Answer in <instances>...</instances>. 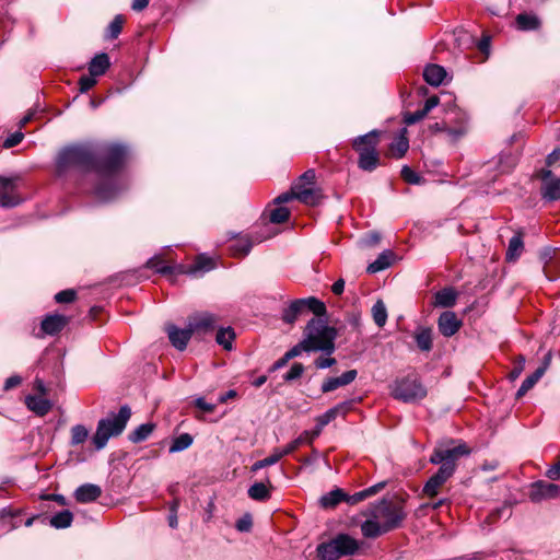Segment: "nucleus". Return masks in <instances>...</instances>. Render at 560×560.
Segmentation results:
<instances>
[{
  "label": "nucleus",
  "mask_w": 560,
  "mask_h": 560,
  "mask_svg": "<svg viewBox=\"0 0 560 560\" xmlns=\"http://www.w3.org/2000/svg\"><path fill=\"white\" fill-rule=\"evenodd\" d=\"M0 206L5 208L15 207L20 203V198L15 196L11 190L13 188V180L8 177L0 176Z\"/></svg>",
  "instance_id": "17"
},
{
  "label": "nucleus",
  "mask_w": 560,
  "mask_h": 560,
  "mask_svg": "<svg viewBox=\"0 0 560 560\" xmlns=\"http://www.w3.org/2000/svg\"><path fill=\"white\" fill-rule=\"evenodd\" d=\"M235 338V332L231 327L228 328H220L217 332L215 340L217 342L222 346L226 350L232 349V341Z\"/></svg>",
  "instance_id": "42"
},
{
  "label": "nucleus",
  "mask_w": 560,
  "mask_h": 560,
  "mask_svg": "<svg viewBox=\"0 0 560 560\" xmlns=\"http://www.w3.org/2000/svg\"><path fill=\"white\" fill-rule=\"evenodd\" d=\"M179 508V500L174 499L170 506L168 525L172 528H176L178 525L177 510Z\"/></svg>",
  "instance_id": "56"
},
{
  "label": "nucleus",
  "mask_w": 560,
  "mask_h": 560,
  "mask_svg": "<svg viewBox=\"0 0 560 560\" xmlns=\"http://www.w3.org/2000/svg\"><path fill=\"white\" fill-rule=\"evenodd\" d=\"M378 132L373 130L360 136L353 141V149L359 153V167L363 171H373L378 165Z\"/></svg>",
  "instance_id": "6"
},
{
  "label": "nucleus",
  "mask_w": 560,
  "mask_h": 560,
  "mask_svg": "<svg viewBox=\"0 0 560 560\" xmlns=\"http://www.w3.org/2000/svg\"><path fill=\"white\" fill-rule=\"evenodd\" d=\"M248 495L256 501H265L270 498V491L262 482H256L248 489Z\"/></svg>",
  "instance_id": "44"
},
{
  "label": "nucleus",
  "mask_w": 560,
  "mask_h": 560,
  "mask_svg": "<svg viewBox=\"0 0 560 560\" xmlns=\"http://www.w3.org/2000/svg\"><path fill=\"white\" fill-rule=\"evenodd\" d=\"M316 550L319 560H338L341 558L332 539L328 542L319 544Z\"/></svg>",
  "instance_id": "31"
},
{
  "label": "nucleus",
  "mask_w": 560,
  "mask_h": 560,
  "mask_svg": "<svg viewBox=\"0 0 560 560\" xmlns=\"http://www.w3.org/2000/svg\"><path fill=\"white\" fill-rule=\"evenodd\" d=\"M130 417V408L128 406H122L118 413H110L107 418L101 419L93 436L95 448L102 450L112 436L121 434Z\"/></svg>",
  "instance_id": "5"
},
{
  "label": "nucleus",
  "mask_w": 560,
  "mask_h": 560,
  "mask_svg": "<svg viewBox=\"0 0 560 560\" xmlns=\"http://www.w3.org/2000/svg\"><path fill=\"white\" fill-rule=\"evenodd\" d=\"M96 84L95 77L92 74L83 75L79 80L80 92L85 93Z\"/></svg>",
  "instance_id": "57"
},
{
  "label": "nucleus",
  "mask_w": 560,
  "mask_h": 560,
  "mask_svg": "<svg viewBox=\"0 0 560 560\" xmlns=\"http://www.w3.org/2000/svg\"><path fill=\"white\" fill-rule=\"evenodd\" d=\"M304 373V366L302 363H294L289 372L283 376L285 382H292L302 376Z\"/></svg>",
  "instance_id": "53"
},
{
  "label": "nucleus",
  "mask_w": 560,
  "mask_h": 560,
  "mask_svg": "<svg viewBox=\"0 0 560 560\" xmlns=\"http://www.w3.org/2000/svg\"><path fill=\"white\" fill-rule=\"evenodd\" d=\"M253 525L252 516L249 514L244 515L237 520L235 527L240 532H249Z\"/></svg>",
  "instance_id": "59"
},
{
  "label": "nucleus",
  "mask_w": 560,
  "mask_h": 560,
  "mask_svg": "<svg viewBox=\"0 0 560 560\" xmlns=\"http://www.w3.org/2000/svg\"><path fill=\"white\" fill-rule=\"evenodd\" d=\"M218 323V317L208 312L196 313L188 319V326L194 332L212 331Z\"/></svg>",
  "instance_id": "10"
},
{
  "label": "nucleus",
  "mask_w": 560,
  "mask_h": 560,
  "mask_svg": "<svg viewBox=\"0 0 560 560\" xmlns=\"http://www.w3.org/2000/svg\"><path fill=\"white\" fill-rule=\"evenodd\" d=\"M290 211L285 207H278L270 212L269 220L271 223L280 224L289 220Z\"/></svg>",
  "instance_id": "50"
},
{
  "label": "nucleus",
  "mask_w": 560,
  "mask_h": 560,
  "mask_svg": "<svg viewBox=\"0 0 560 560\" xmlns=\"http://www.w3.org/2000/svg\"><path fill=\"white\" fill-rule=\"evenodd\" d=\"M101 494L102 489L97 485L85 483L75 490L74 498L80 503H90L97 500Z\"/></svg>",
  "instance_id": "19"
},
{
  "label": "nucleus",
  "mask_w": 560,
  "mask_h": 560,
  "mask_svg": "<svg viewBox=\"0 0 560 560\" xmlns=\"http://www.w3.org/2000/svg\"><path fill=\"white\" fill-rule=\"evenodd\" d=\"M372 316L374 323L378 327H383L386 324L387 320V310L382 300H378L375 302V304L372 307Z\"/></svg>",
  "instance_id": "43"
},
{
  "label": "nucleus",
  "mask_w": 560,
  "mask_h": 560,
  "mask_svg": "<svg viewBox=\"0 0 560 560\" xmlns=\"http://www.w3.org/2000/svg\"><path fill=\"white\" fill-rule=\"evenodd\" d=\"M89 436L88 429L82 424H77L71 428V445H79L85 442Z\"/></svg>",
  "instance_id": "47"
},
{
  "label": "nucleus",
  "mask_w": 560,
  "mask_h": 560,
  "mask_svg": "<svg viewBox=\"0 0 560 560\" xmlns=\"http://www.w3.org/2000/svg\"><path fill=\"white\" fill-rule=\"evenodd\" d=\"M313 430L312 431H304L302 434H300L295 440L290 442L288 445L282 447V454L290 455L295 450H298L303 444H312L313 441L316 438H313Z\"/></svg>",
  "instance_id": "30"
},
{
  "label": "nucleus",
  "mask_w": 560,
  "mask_h": 560,
  "mask_svg": "<svg viewBox=\"0 0 560 560\" xmlns=\"http://www.w3.org/2000/svg\"><path fill=\"white\" fill-rule=\"evenodd\" d=\"M215 266L214 261L212 258L210 257H207L205 255H199L195 262L192 265H190L187 269H186V273L188 275H196L198 272H206V271H209L211 269H213Z\"/></svg>",
  "instance_id": "28"
},
{
  "label": "nucleus",
  "mask_w": 560,
  "mask_h": 560,
  "mask_svg": "<svg viewBox=\"0 0 560 560\" xmlns=\"http://www.w3.org/2000/svg\"><path fill=\"white\" fill-rule=\"evenodd\" d=\"M458 292L453 287H446L435 292L433 305L435 307L450 308L456 304Z\"/></svg>",
  "instance_id": "18"
},
{
  "label": "nucleus",
  "mask_w": 560,
  "mask_h": 560,
  "mask_svg": "<svg viewBox=\"0 0 560 560\" xmlns=\"http://www.w3.org/2000/svg\"><path fill=\"white\" fill-rule=\"evenodd\" d=\"M511 516V506L506 502L501 506L494 509L487 517V521L490 523H494L498 520L505 517L509 518Z\"/></svg>",
  "instance_id": "49"
},
{
  "label": "nucleus",
  "mask_w": 560,
  "mask_h": 560,
  "mask_svg": "<svg viewBox=\"0 0 560 560\" xmlns=\"http://www.w3.org/2000/svg\"><path fill=\"white\" fill-rule=\"evenodd\" d=\"M315 178H316L315 171L307 170L300 176L299 182H301V183L304 182L305 184L313 186L315 183Z\"/></svg>",
  "instance_id": "64"
},
{
  "label": "nucleus",
  "mask_w": 560,
  "mask_h": 560,
  "mask_svg": "<svg viewBox=\"0 0 560 560\" xmlns=\"http://www.w3.org/2000/svg\"><path fill=\"white\" fill-rule=\"evenodd\" d=\"M126 153V148L120 144H108L101 149H94L88 143L68 145L57 154L56 173L63 176L72 170L96 172L103 183L95 187L94 194L107 201L116 196L113 175L121 167Z\"/></svg>",
  "instance_id": "1"
},
{
  "label": "nucleus",
  "mask_w": 560,
  "mask_h": 560,
  "mask_svg": "<svg viewBox=\"0 0 560 560\" xmlns=\"http://www.w3.org/2000/svg\"><path fill=\"white\" fill-rule=\"evenodd\" d=\"M311 348L312 347H308L307 341L303 337V339L298 345L292 347L289 351H287L285 354L291 360V359H293L295 357H299L304 351L305 352H312Z\"/></svg>",
  "instance_id": "52"
},
{
  "label": "nucleus",
  "mask_w": 560,
  "mask_h": 560,
  "mask_svg": "<svg viewBox=\"0 0 560 560\" xmlns=\"http://www.w3.org/2000/svg\"><path fill=\"white\" fill-rule=\"evenodd\" d=\"M292 199H295V191H294V186L291 187V190L290 191H285L281 195H279L276 199H275V203L277 205H281V203H285V202H289L291 201Z\"/></svg>",
  "instance_id": "63"
},
{
  "label": "nucleus",
  "mask_w": 560,
  "mask_h": 560,
  "mask_svg": "<svg viewBox=\"0 0 560 560\" xmlns=\"http://www.w3.org/2000/svg\"><path fill=\"white\" fill-rule=\"evenodd\" d=\"M25 404L27 408L37 416H45L51 409V402L40 396L30 395L25 398Z\"/></svg>",
  "instance_id": "23"
},
{
  "label": "nucleus",
  "mask_w": 560,
  "mask_h": 560,
  "mask_svg": "<svg viewBox=\"0 0 560 560\" xmlns=\"http://www.w3.org/2000/svg\"><path fill=\"white\" fill-rule=\"evenodd\" d=\"M528 497L534 503L559 498L560 486L545 480H537L529 486Z\"/></svg>",
  "instance_id": "9"
},
{
  "label": "nucleus",
  "mask_w": 560,
  "mask_h": 560,
  "mask_svg": "<svg viewBox=\"0 0 560 560\" xmlns=\"http://www.w3.org/2000/svg\"><path fill=\"white\" fill-rule=\"evenodd\" d=\"M345 409H346V405L345 404H340L338 406H335L334 408L328 409L325 413L320 415L317 418V423H316L315 429L313 430V435L312 436L313 438H318L320 435L324 427H326L329 422L335 420L336 417L340 412H343Z\"/></svg>",
  "instance_id": "21"
},
{
  "label": "nucleus",
  "mask_w": 560,
  "mask_h": 560,
  "mask_svg": "<svg viewBox=\"0 0 560 560\" xmlns=\"http://www.w3.org/2000/svg\"><path fill=\"white\" fill-rule=\"evenodd\" d=\"M416 343L421 351L432 349V332L430 328H421L415 335Z\"/></svg>",
  "instance_id": "37"
},
{
  "label": "nucleus",
  "mask_w": 560,
  "mask_h": 560,
  "mask_svg": "<svg viewBox=\"0 0 560 560\" xmlns=\"http://www.w3.org/2000/svg\"><path fill=\"white\" fill-rule=\"evenodd\" d=\"M516 24L522 31H534L540 26V21L536 15L522 13L516 16Z\"/></svg>",
  "instance_id": "35"
},
{
  "label": "nucleus",
  "mask_w": 560,
  "mask_h": 560,
  "mask_svg": "<svg viewBox=\"0 0 560 560\" xmlns=\"http://www.w3.org/2000/svg\"><path fill=\"white\" fill-rule=\"evenodd\" d=\"M545 476L550 480H560V458L546 470Z\"/></svg>",
  "instance_id": "61"
},
{
  "label": "nucleus",
  "mask_w": 560,
  "mask_h": 560,
  "mask_svg": "<svg viewBox=\"0 0 560 560\" xmlns=\"http://www.w3.org/2000/svg\"><path fill=\"white\" fill-rule=\"evenodd\" d=\"M302 301H304V312H312L314 315L317 316L316 318H320V316H324L326 314V305L316 298L302 299Z\"/></svg>",
  "instance_id": "40"
},
{
  "label": "nucleus",
  "mask_w": 560,
  "mask_h": 560,
  "mask_svg": "<svg viewBox=\"0 0 560 560\" xmlns=\"http://www.w3.org/2000/svg\"><path fill=\"white\" fill-rule=\"evenodd\" d=\"M287 456L285 454H282V448H276L271 455L267 456L264 459L257 460L252 466V471H257L259 469H262L267 466H271L277 464L282 457Z\"/></svg>",
  "instance_id": "39"
},
{
  "label": "nucleus",
  "mask_w": 560,
  "mask_h": 560,
  "mask_svg": "<svg viewBox=\"0 0 560 560\" xmlns=\"http://www.w3.org/2000/svg\"><path fill=\"white\" fill-rule=\"evenodd\" d=\"M451 117H444L441 122H434L430 125V130L432 132H444L446 135V127H448Z\"/></svg>",
  "instance_id": "62"
},
{
  "label": "nucleus",
  "mask_w": 560,
  "mask_h": 560,
  "mask_svg": "<svg viewBox=\"0 0 560 560\" xmlns=\"http://www.w3.org/2000/svg\"><path fill=\"white\" fill-rule=\"evenodd\" d=\"M406 129L402 130L395 141L390 144V153L393 156L400 159L405 155L409 148V141L405 136Z\"/></svg>",
  "instance_id": "36"
},
{
  "label": "nucleus",
  "mask_w": 560,
  "mask_h": 560,
  "mask_svg": "<svg viewBox=\"0 0 560 560\" xmlns=\"http://www.w3.org/2000/svg\"><path fill=\"white\" fill-rule=\"evenodd\" d=\"M357 370H349L337 377H329L322 384V392L329 393L341 386L352 383L357 377Z\"/></svg>",
  "instance_id": "16"
},
{
  "label": "nucleus",
  "mask_w": 560,
  "mask_h": 560,
  "mask_svg": "<svg viewBox=\"0 0 560 560\" xmlns=\"http://www.w3.org/2000/svg\"><path fill=\"white\" fill-rule=\"evenodd\" d=\"M109 57L107 54L102 52L96 55L89 63V72L92 77L103 75L109 68Z\"/></svg>",
  "instance_id": "25"
},
{
  "label": "nucleus",
  "mask_w": 560,
  "mask_h": 560,
  "mask_svg": "<svg viewBox=\"0 0 560 560\" xmlns=\"http://www.w3.org/2000/svg\"><path fill=\"white\" fill-rule=\"evenodd\" d=\"M540 178L542 180L541 196L544 199L555 201L560 199V177L556 178L552 176V172L549 170H542L540 172Z\"/></svg>",
  "instance_id": "11"
},
{
  "label": "nucleus",
  "mask_w": 560,
  "mask_h": 560,
  "mask_svg": "<svg viewBox=\"0 0 560 560\" xmlns=\"http://www.w3.org/2000/svg\"><path fill=\"white\" fill-rule=\"evenodd\" d=\"M438 327L439 331L444 337H452L462 327V320L458 319L457 315L454 312L445 311L440 315L438 319Z\"/></svg>",
  "instance_id": "12"
},
{
  "label": "nucleus",
  "mask_w": 560,
  "mask_h": 560,
  "mask_svg": "<svg viewBox=\"0 0 560 560\" xmlns=\"http://www.w3.org/2000/svg\"><path fill=\"white\" fill-rule=\"evenodd\" d=\"M73 521V514L69 510H63L61 512L56 513L50 518V525L55 528H68Z\"/></svg>",
  "instance_id": "38"
},
{
  "label": "nucleus",
  "mask_w": 560,
  "mask_h": 560,
  "mask_svg": "<svg viewBox=\"0 0 560 560\" xmlns=\"http://www.w3.org/2000/svg\"><path fill=\"white\" fill-rule=\"evenodd\" d=\"M524 242L522 233H516L509 242L505 258L508 261H515L522 255Z\"/></svg>",
  "instance_id": "27"
},
{
  "label": "nucleus",
  "mask_w": 560,
  "mask_h": 560,
  "mask_svg": "<svg viewBox=\"0 0 560 560\" xmlns=\"http://www.w3.org/2000/svg\"><path fill=\"white\" fill-rule=\"evenodd\" d=\"M68 324V318L63 315L51 314L47 315L40 324V328L46 335H56L61 331Z\"/></svg>",
  "instance_id": "15"
},
{
  "label": "nucleus",
  "mask_w": 560,
  "mask_h": 560,
  "mask_svg": "<svg viewBox=\"0 0 560 560\" xmlns=\"http://www.w3.org/2000/svg\"><path fill=\"white\" fill-rule=\"evenodd\" d=\"M194 405L206 413H211L215 410V405L207 402L202 397L196 398Z\"/></svg>",
  "instance_id": "60"
},
{
  "label": "nucleus",
  "mask_w": 560,
  "mask_h": 560,
  "mask_svg": "<svg viewBox=\"0 0 560 560\" xmlns=\"http://www.w3.org/2000/svg\"><path fill=\"white\" fill-rule=\"evenodd\" d=\"M469 450L465 444L448 447L439 445L434 448L430 463L440 465L439 470L425 482L422 493L428 498H434L440 493L444 483L454 475L456 462L460 456L467 455Z\"/></svg>",
  "instance_id": "3"
},
{
  "label": "nucleus",
  "mask_w": 560,
  "mask_h": 560,
  "mask_svg": "<svg viewBox=\"0 0 560 560\" xmlns=\"http://www.w3.org/2000/svg\"><path fill=\"white\" fill-rule=\"evenodd\" d=\"M445 77V69L439 65H429L424 68L423 78L430 85L438 86L442 84Z\"/></svg>",
  "instance_id": "24"
},
{
  "label": "nucleus",
  "mask_w": 560,
  "mask_h": 560,
  "mask_svg": "<svg viewBox=\"0 0 560 560\" xmlns=\"http://www.w3.org/2000/svg\"><path fill=\"white\" fill-rule=\"evenodd\" d=\"M295 199L307 205V206H316L318 205L322 196L318 190L314 189H301V186H294Z\"/></svg>",
  "instance_id": "26"
},
{
  "label": "nucleus",
  "mask_w": 560,
  "mask_h": 560,
  "mask_svg": "<svg viewBox=\"0 0 560 560\" xmlns=\"http://www.w3.org/2000/svg\"><path fill=\"white\" fill-rule=\"evenodd\" d=\"M439 105V97L433 95L430 96L425 103L422 109H418L413 113H408L404 117V121L407 125H413L420 120H422L434 107Z\"/></svg>",
  "instance_id": "20"
},
{
  "label": "nucleus",
  "mask_w": 560,
  "mask_h": 560,
  "mask_svg": "<svg viewBox=\"0 0 560 560\" xmlns=\"http://www.w3.org/2000/svg\"><path fill=\"white\" fill-rule=\"evenodd\" d=\"M390 394L397 400L416 402L427 396V389L416 374H409L393 383Z\"/></svg>",
  "instance_id": "7"
},
{
  "label": "nucleus",
  "mask_w": 560,
  "mask_h": 560,
  "mask_svg": "<svg viewBox=\"0 0 560 560\" xmlns=\"http://www.w3.org/2000/svg\"><path fill=\"white\" fill-rule=\"evenodd\" d=\"M400 174H401L402 179L409 184H420L421 183V177L415 171H412L409 166H404L401 168Z\"/></svg>",
  "instance_id": "54"
},
{
  "label": "nucleus",
  "mask_w": 560,
  "mask_h": 560,
  "mask_svg": "<svg viewBox=\"0 0 560 560\" xmlns=\"http://www.w3.org/2000/svg\"><path fill=\"white\" fill-rule=\"evenodd\" d=\"M347 493L343 490L337 488L326 493L320 498V504L325 509H332L338 505L341 501H345Z\"/></svg>",
  "instance_id": "29"
},
{
  "label": "nucleus",
  "mask_w": 560,
  "mask_h": 560,
  "mask_svg": "<svg viewBox=\"0 0 560 560\" xmlns=\"http://www.w3.org/2000/svg\"><path fill=\"white\" fill-rule=\"evenodd\" d=\"M365 515L368 520L361 524L362 535L366 538H376L398 528L406 517V512L402 502L382 499L371 504Z\"/></svg>",
  "instance_id": "2"
},
{
  "label": "nucleus",
  "mask_w": 560,
  "mask_h": 560,
  "mask_svg": "<svg viewBox=\"0 0 560 560\" xmlns=\"http://www.w3.org/2000/svg\"><path fill=\"white\" fill-rule=\"evenodd\" d=\"M166 331H167L168 339H170L172 346L180 351L186 349L187 343L192 336V331L188 325L186 328H183V329L178 328L175 325H168L166 327Z\"/></svg>",
  "instance_id": "13"
},
{
  "label": "nucleus",
  "mask_w": 560,
  "mask_h": 560,
  "mask_svg": "<svg viewBox=\"0 0 560 560\" xmlns=\"http://www.w3.org/2000/svg\"><path fill=\"white\" fill-rule=\"evenodd\" d=\"M336 337L337 330L322 318H312L304 330V338L308 347H312V352L323 351L331 354L335 351Z\"/></svg>",
  "instance_id": "4"
},
{
  "label": "nucleus",
  "mask_w": 560,
  "mask_h": 560,
  "mask_svg": "<svg viewBox=\"0 0 560 560\" xmlns=\"http://www.w3.org/2000/svg\"><path fill=\"white\" fill-rule=\"evenodd\" d=\"M77 293L72 289L63 290L55 295L57 303H71L75 300Z\"/></svg>",
  "instance_id": "55"
},
{
  "label": "nucleus",
  "mask_w": 560,
  "mask_h": 560,
  "mask_svg": "<svg viewBox=\"0 0 560 560\" xmlns=\"http://www.w3.org/2000/svg\"><path fill=\"white\" fill-rule=\"evenodd\" d=\"M332 540L340 557L352 556L360 548V542L348 534H338Z\"/></svg>",
  "instance_id": "14"
},
{
  "label": "nucleus",
  "mask_w": 560,
  "mask_h": 560,
  "mask_svg": "<svg viewBox=\"0 0 560 560\" xmlns=\"http://www.w3.org/2000/svg\"><path fill=\"white\" fill-rule=\"evenodd\" d=\"M155 425L153 423H143L140 424L136 430H133L129 440L133 443H140L149 438V435L153 432Z\"/></svg>",
  "instance_id": "41"
},
{
  "label": "nucleus",
  "mask_w": 560,
  "mask_h": 560,
  "mask_svg": "<svg viewBox=\"0 0 560 560\" xmlns=\"http://www.w3.org/2000/svg\"><path fill=\"white\" fill-rule=\"evenodd\" d=\"M385 486H386L385 481L378 482L374 486H371V487H369L362 491L355 492L351 495L347 494V498L345 499V501L351 505L358 504L359 502L364 501L365 499L378 493L381 490H383L385 488Z\"/></svg>",
  "instance_id": "22"
},
{
  "label": "nucleus",
  "mask_w": 560,
  "mask_h": 560,
  "mask_svg": "<svg viewBox=\"0 0 560 560\" xmlns=\"http://www.w3.org/2000/svg\"><path fill=\"white\" fill-rule=\"evenodd\" d=\"M147 266L151 269H155L159 273L167 275L173 272V267L166 265L162 259L158 257L149 259Z\"/></svg>",
  "instance_id": "51"
},
{
  "label": "nucleus",
  "mask_w": 560,
  "mask_h": 560,
  "mask_svg": "<svg viewBox=\"0 0 560 560\" xmlns=\"http://www.w3.org/2000/svg\"><path fill=\"white\" fill-rule=\"evenodd\" d=\"M304 301L302 299L293 301L282 314V319L287 324H293L299 315L304 313L303 311Z\"/></svg>",
  "instance_id": "32"
},
{
  "label": "nucleus",
  "mask_w": 560,
  "mask_h": 560,
  "mask_svg": "<svg viewBox=\"0 0 560 560\" xmlns=\"http://www.w3.org/2000/svg\"><path fill=\"white\" fill-rule=\"evenodd\" d=\"M544 375V368H537L534 373L528 375L520 386L516 396L522 397L524 396L529 389H532L535 384Z\"/></svg>",
  "instance_id": "34"
},
{
  "label": "nucleus",
  "mask_w": 560,
  "mask_h": 560,
  "mask_svg": "<svg viewBox=\"0 0 560 560\" xmlns=\"http://www.w3.org/2000/svg\"><path fill=\"white\" fill-rule=\"evenodd\" d=\"M192 436L189 433H183L174 439L170 446V453L182 452L192 444Z\"/></svg>",
  "instance_id": "45"
},
{
  "label": "nucleus",
  "mask_w": 560,
  "mask_h": 560,
  "mask_svg": "<svg viewBox=\"0 0 560 560\" xmlns=\"http://www.w3.org/2000/svg\"><path fill=\"white\" fill-rule=\"evenodd\" d=\"M124 22L122 15H116L106 30V37L110 39L117 38L121 33Z\"/></svg>",
  "instance_id": "48"
},
{
  "label": "nucleus",
  "mask_w": 560,
  "mask_h": 560,
  "mask_svg": "<svg viewBox=\"0 0 560 560\" xmlns=\"http://www.w3.org/2000/svg\"><path fill=\"white\" fill-rule=\"evenodd\" d=\"M23 138H24V135L21 131H15V132L11 133L4 140L3 148H5V149L13 148V147L18 145L19 143H21Z\"/></svg>",
  "instance_id": "58"
},
{
  "label": "nucleus",
  "mask_w": 560,
  "mask_h": 560,
  "mask_svg": "<svg viewBox=\"0 0 560 560\" xmlns=\"http://www.w3.org/2000/svg\"><path fill=\"white\" fill-rule=\"evenodd\" d=\"M444 117H451L448 127H446V138L450 142L455 143L467 133L468 117L456 106L447 109Z\"/></svg>",
  "instance_id": "8"
},
{
  "label": "nucleus",
  "mask_w": 560,
  "mask_h": 560,
  "mask_svg": "<svg viewBox=\"0 0 560 560\" xmlns=\"http://www.w3.org/2000/svg\"><path fill=\"white\" fill-rule=\"evenodd\" d=\"M393 253L390 250L383 252L373 262L368 266V272L376 273L388 268L392 264Z\"/></svg>",
  "instance_id": "33"
},
{
  "label": "nucleus",
  "mask_w": 560,
  "mask_h": 560,
  "mask_svg": "<svg viewBox=\"0 0 560 560\" xmlns=\"http://www.w3.org/2000/svg\"><path fill=\"white\" fill-rule=\"evenodd\" d=\"M253 243L247 237H241L231 247L233 255L246 256L252 249Z\"/></svg>",
  "instance_id": "46"
}]
</instances>
